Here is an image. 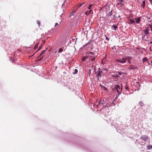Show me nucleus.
<instances>
[{"label": "nucleus", "mask_w": 152, "mask_h": 152, "mask_svg": "<svg viewBox=\"0 0 152 152\" xmlns=\"http://www.w3.org/2000/svg\"><path fill=\"white\" fill-rule=\"evenodd\" d=\"M125 88L126 90H127L128 91L129 90V87L127 85L126 86Z\"/></svg>", "instance_id": "nucleus-25"}, {"label": "nucleus", "mask_w": 152, "mask_h": 152, "mask_svg": "<svg viewBox=\"0 0 152 152\" xmlns=\"http://www.w3.org/2000/svg\"><path fill=\"white\" fill-rule=\"evenodd\" d=\"M150 43L151 44H152V42H150Z\"/></svg>", "instance_id": "nucleus-46"}, {"label": "nucleus", "mask_w": 152, "mask_h": 152, "mask_svg": "<svg viewBox=\"0 0 152 152\" xmlns=\"http://www.w3.org/2000/svg\"><path fill=\"white\" fill-rule=\"evenodd\" d=\"M63 50V49L61 48H60L59 49V50L58 52H59L60 53H61L62 52Z\"/></svg>", "instance_id": "nucleus-29"}, {"label": "nucleus", "mask_w": 152, "mask_h": 152, "mask_svg": "<svg viewBox=\"0 0 152 152\" xmlns=\"http://www.w3.org/2000/svg\"><path fill=\"white\" fill-rule=\"evenodd\" d=\"M135 21L136 18H133L129 20L128 21V23L131 24H134L136 23Z\"/></svg>", "instance_id": "nucleus-4"}, {"label": "nucleus", "mask_w": 152, "mask_h": 152, "mask_svg": "<svg viewBox=\"0 0 152 152\" xmlns=\"http://www.w3.org/2000/svg\"><path fill=\"white\" fill-rule=\"evenodd\" d=\"M89 56L88 55V56H84V58H85L86 59L88 58V56Z\"/></svg>", "instance_id": "nucleus-33"}, {"label": "nucleus", "mask_w": 152, "mask_h": 152, "mask_svg": "<svg viewBox=\"0 0 152 152\" xmlns=\"http://www.w3.org/2000/svg\"><path fill=\"white\" fill-rule=\"evenodd\" d=\"M148 137L147 135H143L142 136L140 137V139L144 141H147L148 140Z\"/></svg>", "instance_id": "nucleus-2"}, {"label": "nucleus", "mask_w": 152, "mask_h": 152, "mask_svg": "<svg viewBox=\"0 0 152 152\" xmlns=\"http://www.w3.org/2000/svg\"><path fill=\"white\" fill-rule=\"evenodd\" d=\"M38 47V44H36L34 47V49H36Z\"/></svg>", "instance_id": "nucleus-30"}, {"label": "nucleus", "mask_w": 152, "mask_h": 152, "mask_svg": "<svg viewBox=\"0 0 152 152\" xmlns=\"http://www.w3.org/2000/svg\"><path fill=\"white\" fill-rule=\"evenodd\" d=\"M42 58H43V57H40V58H38V61H40L42 60Z\"/></svg>", "instance_id": "nucleus-32"}, {"label": "nucleus", "mask_w": 152, "mask_h": 152, "mask_svg": "<svg viewBox=\"0 0 152 152\" xmlns=\"http://www.w3.org/2000/svg\"><path fill=\"white\" fill-rule=\"evenodd\" d=\"M91 70H90V69L89 70V72L88 73V74H89V75H90L91 74Z\"/></svg>", "instance_id": "nucleus-34"}, {"label": "nucleus", "mask_w": 152, "mask_h": 152, "mask_svg": "<svg viewBox=\"0 0 152 152\" xmlns=\"http://www.w3.org/2000/svg\"><path fill=\"white\" fill-rule=\"evenodd\" d=\"M102 73V71H99V72L98 73L97 75V76L98 77V80H99V76L100 77H101V74Z\"/></svg>", "instance_id": "nucleus-10"}, {"label": "nucleus", "mask_w": 152, "mask_h": 152, "mask_svg": "<svg viewBox=\"0 0 152 152\" xmlns=\"http://www.w3.org/2000/svg\"><path fill=\"white\" fill-rule=\"evenodd\" d=\"M139 104L141 106H143L144 105V104L142 102L140 101L139 102Z\"/></svg>", "instance_id": "nucleus-19"}, {"label": "nucleus", "mask_w": 152, "mask_h": 152, "mask_svg": "<svg viewBox=\"0 0 152 152\" xmlns=\"http://www.w3.org/2000/svg\"><path fill=\"white\" fill-rule=\"evenodd\" d=\"M46 52V50H43L42 52L40 54L39 56L41 57L43 54L45 53Z\"/></svg>", "instance_id": "nucleus-16"}, {"label": "nucleus", "mask_w": 152, "mask_h": 152, "mask_svg": "<svg viewBox=\"0 0 152 152\" xmlns=\"http://www.w3.org/2000/svg\"><path fill=\"white\" fill-rule=\"evenodd\" d=\"M82 5H83V4H82L81 3H80L77 5V7H82Z\"/></svg>", "instance_id": "nucleus-21"}, {"label": "nucleus", "mask_w": 152, "mask_h": 152, "mask_svg": "<svg viewBox=\"0 0 152 152\" xmlns=\"http://www.w3.org/2000/svg\"><path fill=\"white\" fill-rule=\"evenodd\" d=\"M143 31L146 34H150L149 32V30H148V29H145V30H143Z\"/></svg>", "instance_id": "nucleus-11"}, {"label": "nucleus", "mask_w": 152, "mask_h": 152, "mask_svg": "<svg viewBox=\"0 0 152 152\" xmlns=\"http://www.w3.org/2000/svg\"><path fill=\"white\" fill-rule=\"evenodd\" d=\"M89 59L91 61H94L95 60V57H94V56H89Z\"/></svg>", "instance_id": "nucleus-13"}, {"label": "nucleus", "mask_w": 152, "mask_h": 152, "mask_svg": "<svg viewBox=\"0 0 152 152\" xmlns=\"http://www.w3.org/2000/svg\"><path fill=\"white\" fill-rule=\"evenodd\" d=\"M141 17H139L137 19H136L135 23H138L140 21Z\"/></svg>", "instance_id": "nucleus-9"}, {"label": "nucleus", "mask_w": 152, "mask_h": 152, "mask_svg": "<svg viewBox=\"0 0 152 152\" xmlns=\"http://www.w3.org/2000/svg\"><path fill=\"white\" fill-rule=\"evenodd\" d=\"M151 29V31H152V29Z\"/></svg>", "instance_id": "nucleus-49"}, {"label": "nucleus", "mask_w": 152, "mask_h": 152, "mask_svg": "<svg viewBox=\"0 0 152 152\" xmlns=\"http://www.w3.org/2000/svg\"><path fill=\"white\" fill-rule=\"evenodd\" d=\"M117 28V25H113L112 26V28Z\"/></svg>", "instance_id": "nucleus-22"}, {"label": "nucleus", "mask_w": 152, "mask_h": 152, "mask_svg": "<svg viewBox=\"0 0 152 152\" xmlns=\"http://www.w3.org/2000/svg\"><path fill=\"white\" fill-rule=\"evenodd\" d=\"M145 37V35L142 36V40H144V41H146L147 40L145 39H144Z\"/></svg>", "instance_id": "nucleus-24"}, {"label": "nucleus", "mask_w": 152, "mask_h": 152, "mask_svg": "<svg viewBox=\"0 0 152 152\" xmlns=\"http://www.w3.org/2000/svg\"><path fill=\"white\" fill-rule=\"evenodd\" d=\"M146 148L148 149H150L152 148V145H148L147 146Z\"/></svg>", "instance_id": "nucleus-17"}, {"label": "nucleus", "mask_w": 152, "mask_h": 152, "mask_svg": "<svg viewBox=\"0 0 152 152\" xmlns=\"http://www.w3.org/2000/svg\"><path fill=\"white\" fill-rule=\"evenodd\" d=\"M149 27L151 28V29H152V26L151 25H149Z\"/></svg>", "instance_id": "nucleus-40"}, {"label": "nucleus", "mask_w": 152, "mask_h": 152, "mask_svg": "<svg viewBox=\"0 0 152 152\" xmlns=\"http://www.w3.org/2000/svg\"><path fill=\"white\" fill-rule=\"evenodd\" d=\"M149 0L150 1V4H151V5H152V0Z\"/></svg>", "instance_id": "nucleus-36"}, {"label": "nucleus", "mask_w": 152, "mask_h": 152, "mask_svg": "<svg viewBox=\"0 0 152 152\" xmlns=\"http://www.w3.org/2000/svg\"><path fill=\"white\" fill-rule=\"evenodd\" d=\"M116 62L117 63H121V59H116L115 60Z\"/></svg>", "instance_id": "nucleus-20"}, {"label": "nucleus", "mask_w": 152, "mask_h": 152, "mask_svg": "<svg viewBox=\"0 0 152 152\" xmlns=\"http://www.w3.org/2000/svg\"><path fill=\"white\" fill-rule=\"evenodd\" d=\"M126 59H127V60L128 61L129 63H131V61L132 59V58L131 57H126Z\"/></svg>", "instance_id": "nucleus-7"}, {"label": "nucleus", "mask_w": 152, "mask_h": 152, "mask_svg": "<svg viewBox=\"0 0 152 152\" xmlns=\"http://www.w3.org/2000/svg\"><path fill=\"white\" fill-rule=\"evenodd\" d=\"M91 54L92 55H93L94 54V53L92 52H91L90 53H89V54Z\"/></svg>", "instance_id": "nucleus-39"}, {"label": "nucleus", "mask_w": 152, "mask_h": 152, "mask_svg": "<svg viewBox=\"0 0 152 152\" xmlns=\"http://www.w3.org/2000/svg\"><path fill=\"white\" fill-rule=\"evenodd\" d=\"M124 0H119L121 2V3H122L123 2V1H124Z\"/></svg>", "instance_id": "nucleus-41"}, {"label": "nucleus", "mask_w": 152, "mask_h": 152, "mask_svg": "<svg viewBox=\"0 0 152 152\" xmlns=\"http://www.w3.org/2000/svg\"><path fill=\"white\" fill-rule=\"evenodd\" d=\"M98 70H99V71H100V68H99V69H98Z\"/></svg>", "instance_id": "nucleus-45"}, {"label": "nucleus", "mask_w": 152, "mask_h": 152, "mask_svg": "<svg viewBox=\"0 0 152 152\" xmlns=\"http://www.w3.org/2000/svg\"><path fill=\"white\" fill-rule=\"evenodd\" d=\"M115 88L117 91V92L118 93V95H116L117 97L121 93V92L122 91V88H121L120 86L119 85H116L115 86Z\"/></svg>", "instance_id": "nucleus-1"}, {"label": "nucleus", "mask_w": 152, "mask_h": 152, "mask_svg": "<svg viewBox=\"0 0 152 152\" xmlns=\"http://www.w3.org/2000/svg\"><path fill=\"white\" fill-rule=\"evenodd\" d=\"M93 5L92 4H91L89 5V7H88V9H91V7H92V6Z\"/></svg>", "instance_id": "nucleus-27"}, {"label": "nucleus", "mask_w": 152, "mask_h": 152, "mask_svg": "<svg viewBox=\"0 0 152 152\" xmlns=\"http://www.w3.org/2000/svg\"><path fill=\"white\" fill-rule=\"evenodd\" d=\"M37 23L38 24L39 26L40 25V22L39 20H37Z\"/></svg>", "instance_id": "nucleus-23"}, {"label": "nucleus", "mask_w": 152, "mask_h": 152, "mask_svg": "<svg viewBox=\"0 0 152 152\" xmlns=\"http://www.w3.org/2000/svg\"><path fill=\"white\" fill-rule=\"evenodd\" d=\"M58 24V23H56V24H55V26H56Z\"/></svg>", "instance_id": "nucleus-43"}, {"label": "nucleus", "mask_w": 152, "mask_h": 152, "mask_svg": "<svg viewBox=\"0 0 152 152\" xmlns=\"http://www.w3.org/2000/svg\"><path fill=\"white\" fill-rule=\"evenodd\" d=\"M106 57L104 58H103V59H102V61L101 63L102 64H103V65L104 64L105 61L106 59Z\"/></svg>", "instance_id": "nucleus-14"}, {"label": "nucleus", "mask_w": 152, "mask_h": 152, "mask_svg": "<svg viewBox=\"0 0 152 152\" xmlns=\"http://www.w3.org/2000/svg\"><path fill=\"white\" fill-rule=\"evenodd\" d=\"M142 61H143V62H145L146 61H147V58L146 57H144L142 59Z\"/></svg>", "instance_id": "nucleus-18"}, {"label": "nucleus", "mask_w": 152, "mask_h": 152, "mask_svg": "<svg viewBox=\"0 0 152 152\" xmlns=\"http://www.w3.org/2000/svg\"><path fill=\"white\" fill-rule=\"evenodd\" d=\"M145 5V1L144 0L142 1V4L141 5L142 7L143 8H144Z\"/></svg>", "instance_id": "nucleus-12"}, {"label": "nucleus", "mask_w": 152, "mask_h": 152, "mask_svg": "<svg viewBox=\"0 0 152 152\" xmlns=\"http://www.w3.org/2000/svg\"><path fill=\"white\" fill-rule=\"evenodd\" d=\"M112 10L107 15V16L108 17L111 16L112 15Z\"/></svg>", "instance_id": "nucleus-15"}, {"label": "nucleus", "mask_w": 152, "mask_h": 152, "mask_svg": "<svg viewBox=\"0 0 152 152\" xmlns=\"http://www.w3.org/2000/svg\"><path fill=\"white\" fill-rule=\"evenodd\" d=\"M75 72L73 73V74H76L77 72V70L76 69H75Z\"/></svg>", "instance_id": "nucleus-26"}, {"label": "nucleus", "mask_w": 152, "mask_h": 152, "mask_svg": "<svg viewBox=\"0 0 152 152\" xmlns=\"http://www.w3.org/2000/svg\"><path fill=\"white\" fill-rule=\"evenodd\" d=\"M105 37L106 39H107L108 41H109V38L107 37L106 36H105Z\"/></svg>", "instance_id": "nucleus-35"}, {"label": "nucleus", "mask_w": 152, "mask_h": 152, "mask_svg": "<svg viewBox=\"0 0 152 152\" xmlns=\"http://www.w3.org/2000/svg\"><path fill=\"white\" fill-rule=\"evenodd\" d=\"M42 46V45L41 46H40L39 47V48H38L37 51H38V50H40L41 49V48Z\"/></svg>", "instance_id": "nucleus-28"}, {"label": "nucleus", "mask_w": 152, "mask_h": 152, "mask_svg": "<svg viewBox=\"0 0 152 152\" xmlns=\"http://www.w3.org/2000/svg\"><path fill=\"white\" fill-rule=\"evenodd\" d=\"M129 68L130 69H137V67L136 66H135L133 65H131L129 67Z\"/></svg>", "instance_id": "nucleus-6"}, {"label": "nucleus", "mask_w": 152, "mask_h": 152, "mask_svg": "<svg viewBox=\"0 0 152 152\" xmlns=\"http://www.w3.org/2000/svg\"><path fill=\"white\" fill-rule=\"evenodd\" d=\"M75 11L73 10L71 12L69 13V17H71L72 16H74V13L75 12Z\"/></svg>", "instance_id": "nucleus-8"}, {"label": "nucleus", "mask_w": 152, "mask_h": 152, "mask_svg": "<svg viewBox=\"0 0 152 152\" xmlns=\"http://www.w3.org/2000/svg\"><path fill=\"white\" fill-rule=\"evenodd\" d=\"M85 2H83L82 3H81V4H83H83H85Z\"/></svg>", "instance_id": "nucleus-44"}, {"label": "nucleus", "mask_w": 152, "mask_h": 152, "mask_svg": "<svg viewBox=\"0 0 152 152\" xmlns=\"http://www.w3.org/2000/svg\"><path fill=\"white\" fill-rule=\"evenodd\" d=\"M121 59V61L122 64L125 63L127 61V59H126V57L125 58H122Z\"/></svg>", "instance_id": "nucleus-5"}, {"label": "nucleus", "mask_w": 152, "mask_h": 152, "mask_svg": "<svg viewBox=\"0 0 152 152\" xmlns=\"http://www.w3.org/2000/svg\"><path fill=\"white\" fill-rule=\"evenodd\" d=\"M151 65H152V61L151 62Z\"/></svg>", "instance_id": "nucleus-47"}, {"label": "nucleus", "mask_w": 152, "mask_h": 152, "mask_svg": "<svg viewBox=\"0 0 152 152\" xmlns=\"http://www.w3.org/2000/svg\"><path fill=\"white\" fill-rule=\"evenodd\" d=\"M100 102H101V104H103V102H100V101H99V103H100Z\"/></svg>", "instance_id": "nucleus-42"}, {"label": "nucleus", "mask_w": 152, "mask_h": 152, "mask_svg": "<svg viewBox=\"0 0 152 152\" xmlns=\"http://www.w3.org/2000/svg\"><path fill=\"white\" fill-rule=\"evenodd\" d=\"M140 84L139 82H136L135 85V86H136V88L135 89V91H138L140 88Z\"/></svg>", "instance_id": "nucleus-3"}, {"label": "nucleus", "mask_w": 152, "mask_h": 152, "mask_svg": "<svg viewBox=\"0 0 152 152\" xmlns=\"http://www.w3.org/2000/svg\"><path fill=\"white\" fill-rule=\"evenodd\" d=\"M85 14H86V15H89V14H88V12H85Z\"/></svg>", "instance_id": "nucleus-38"}, {"label": "nucleus", "mask_w": 152, "mask_h": 152, "mask_svg": "<svg viewBox=\"0 0 152 152\" xmlns=\"http://www.w3.org/2000/svg\"><path fill=\"white\" fill-rule=\"evenodd\" d=\"M147 28V29H148V27H147V28Z\"/></svg>", "instance_id": "nucleus-48"}, {"label": "nucleus", "mask_w": 152, "mask_h": 152, "mask_svg": "<svg viewBox=\"0 0 152 152\" xmlns=\"http://www.w3.org/2000/svg\"><path fill=\"white\" fill-rule=\"evenodd\" d=\"M86 60L85 58L84 57H83L82 58V61H84Z\"/></svg>", "instance_id": "nucleus-31"}, {"label": "nucleus", "mask_w": 152, "mask_h": 152, "mask_svg": "<svg viewBox=\"0 0 152 152\" xmlns=\"http://www.w3.org/2000/svg\"><path fill=\"white\" fill-rule=\"evenodd\" d=\"M91 11H92V10H90L89 12H88V14H90Z\"/></svg>", "instance_id": "nucleus-37"}]
</instances>
